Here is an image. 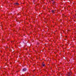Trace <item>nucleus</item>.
<instances>
[{"label": "nucleus", "instance_id": "nucleus-1", "mask_svg": "<svg viewBox=\"0 0 76 76\" xmlns=\"http://www.w3.org/2000/svg\"><path fill=\"white\" fill-rule=\"evenodd\" d=\"M72 75V72H70L67 74V76H71Z\"/></svg>", "mask_w": 76, "mask_h": 76}, {"label": "nucleus", "instance_id": "nucleus-2", "mask_svg": "<svg viewBox=\"0 0 76 76\" xmlns=\"http://www.w3.org/2000/svg\"><path fill=\"white\" fill-rule=\"evenodd\" d=\"M26 71V68H24L23 69V72H25V71Z\"/></svg>", "mask_w": 76, "mask_h": 76}, {"label": "nucleus", "instance_id": "nucleus-3", "mask_svg": "<svg viewBox=\"0 0 76 76\" xmlns=\"http://www.w3.org/2000/svg\"><path fill=\"white\" fill-rule=\"evenodd\" d=\"M19 5V4H18V3H16L15 4V5Z\"/></svg>", "mask_w": 76, "mask_h": 76}, {"label": "nucleus", "instance_id": "nucleus-4", "mask_svg": "<svg viewBox=\"0 0 76 76\" xmlns=\"http://www.w3.org/2000/svg\"><path fill=\"white\" fill-rule=\"evenodd\" d=\"M54 3H55L54 1H53V5H54Z\"/></svg>", "mask_w": 76, "mask_h": 76}, {"label": "nucleus", "instance_id": "nucleus-5", "mask_svg": "<svg viewBox=\"0 0 76 76\" xmlns=\"http://www.w3.org/2000/svg\"><path fill=\"white\" fill-rule=\"evenodd\" d=\"M52 12L53 13H55V12H56V11H52Z\"/></svg>", "mask_w": 76, "mask_h": 76}, {"label": "nucleus", "instance_id": "nucleus-6", "mask_svg": "<svg viewBox=\"0 0 76 76\" xmlns=\"http://www.w3.org/2000/svg\"><path fill=\"white\" fill-rule=\"evenodd\" d=\"M42 66H45V64H42Z\"/></svg>", "mask_w": 76, "mask_h": 76}]
</instances>
